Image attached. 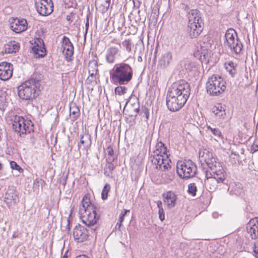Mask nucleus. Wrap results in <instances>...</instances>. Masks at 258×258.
<instances>
[{"instance_id": "1", "label": "nucleus", "mask_w": 258, "mask_h": 258, "mask_svg": "<svg viewBox=\"0 0 258 258\" xmlns=\"http://www.w3.org/2000/svg\"><path fill=\"white\" fill-rule=\"evenodd\" d=\"M79 214L82 221L88 229L78 224L73 229V236L77 242H82L87 239L90 234L97 238V209L90 201L89 197L85 195L83 198L79 208Z\"/></svg>"}, {"instance_id": "2", "label": "nucleus", "mask_w": 258, "mask_h": 258, "mask_svg": "<svg viewBox=\"0 0 258 258\" xmlns=\"http://www.w3.org/2000/svg\"><path fill=\"white\" fill-rule=\"evenodd\" d=\"M199 154L202 165L205 163L208 166L205 172L207 177L205 182L211 190H215L218 184L223 183L227 177L223 164L214 157L213 153L206 148L200 149Z\"/></svg>"}, {"instance_id": "3", "label": "nucleus", "mask_w": 258, "mask_h": 258, "mask_svg": "<svg viewBox=\"0 0 258 258\" xmlns=\"http://www.w3.org/2000/svg\"><path fill=\"white\" fill-rule=\"evenodd\" d=\"M190 92L189 85L181 80L174 83L169 88L166 97V105L171 111H176L186 103Z\"/></svg>"}, {"instance_id": "4", "label": "nucleus", "mask_w": 258, "mask_h": 258, "mask_svg": "<svg viewBox=\"0 0 258 258\" xmlns=\"http://www.w3.org/2000/svg\"><path fill=\"white\" fill-rule=\"evenodd\" d=\"M151 158L152 163L156 165L157 169L163 171L170 167L169 163L171 161L169 159L167 148L163 143L160 142L156 144V150L154 151Z\"/></svg>"}, {"instance_id": "5", "label": "nucleus", "mask_w": 258, "mask_h": 258, "mask_svg": "<svg viewBox=\"0 0 258 258\" xmlns=\"http://www.w3.org/2000/svg\"><path fill=\"white\" fill-rule=\"evenodd\" d=\"M133 69L125 63L116 64L112 69L111 78L114 84L124 85L132 79Z\"/></svg>"}, {"instance_id": "6", "label": "nucleus", "mask_w": 258, "mask_h": 258, "mask_svg": "<svg viewBox=\"0 0 258 258\" xmlns=\"http://www.w3.org/2000/svg\"><path fill=\"white\" fill-rule=\"evenodd\" d=\"M40 87V81L36 78H31L18 87V95L23 100H30L35 98Z\"/></svg>"}, {"instance_id": "7", "label": "nucleus", "mask_w": 258, "mask_h": 258, "mask_svg": "<svg viewBox=\"0 0 258 258\" xmlns=\"http://www.w3.org/2000/svg\"><path fill=\"white\" fill-rule=\"evenodd\" d=\"M187 31L190 38H196L203 30V21L197 10H191L188 14Z\"/></svg>"}, {"instance_id": "8", "label": "nucleus", "mask_w": 258, "mask_h": 258, "mask_svg": "<svg viewBox=\"0 0 258 258\" xmlns=\"http://www.w3.org/2000/svg\"><path fill=\"white\" fill-rule=\"evenodd\" d=\"M226 84V81L221 76L213 75L209 77L206 83L207 91L211 95H218L225 91Z\"/></svg>"}, {"instance_id": "9", "label": "nucleus", "mask_w": 258, "mask_h": 258, "mask_svg": "<svg viewBox=\"0 0 258 258\" xmlns=\"http://www.w3.org/2000/svg\"><path fill=\"white\" fill-rule=\"evenodd\" d=\"M224 44L236 54H239L243 48L236 31L232 28L228 29L225 32Z\"/></svg>"}, {"instance_id": "10", "label": "nucleus", "mask_w": 258, "mask_h": 258, "mask_svg": "<svg viewBox=\"0 0 258 258\" xmlns=\"http://www.w3.org/2000/svg\"><path fill=\"white\" fill-rule=\"evenodd\" d=\"M13 128L20 135L30 134L34 131V125L30 120H26L21 116L15 115L12 119Z\"/></svg>"}, {"instance_id": "11", "label": "nucleus", "mask_w": 258, "mask_h": 258, "mask_svg": "<svg viewBox=\"0 0 258 258\" xmlns=\"http://www.w3.org/2000/svg\"><path fill=\"white\" fill-rule=\"evenodd\" d=\"M176 168L177 174L182 178L188 179L192 177L197 172V166L190 160L178 162Z\"/></svg>"}, {"instance_id": "12", "label": "nucleus", "mask_w": 258, "mask_h": 258, "mask_svg": "<svg viewBox=\"0 0 258 258\" xmlns=\"http://www.w3.org/2000/svg\"><path fill=\"white\" fill-rule=\"evenodd\" d=\"M35 7L37 12L41 16H46L53 12L51 0H34Z\"/></svg>"}, {"instance_id": "13", "label": "nucleus", "mask_w": 258, "mask_h": 258, "mask_svg": "<svg viewBox=\"0 0 258 258\" xmlns=\"http://www.w3.org/2000/svg\"><path fill=\"white\" fill-rule=\"evenodd\" d=\"M10 28L16 33H20L28 28V23L23 18H12L10 20Z\"/></svg>"}, {"instance_id": "14", "label": "nucleus", "mask_w": 258, "mask_h": 258, "mask_svg": "<svg viewBox=\"0 0 258 258\" xmlns=\"http://www.w3.org/2000/svg\"><path fill=\"white\" fill-rule=\"evenodd\" d=\"M13 72V64L6 61L0 63V79L3 81H7L10 79Z\"/></svg>"}, {"instance_id": "15", "label": "nucleus", "mask_w": 258, "mask_h": 258, "mask_svg": "<svg viewBox=\"0 0 258 258\" xmlns=\"http://www.w3.org/2000/svg\"><path fill=\"white\" fill-rule=\"evenodd\" d=\"M211 51L205 47L202 46L195 51L194 56L198 59L202 63L208 64L211 58Z\"/></svg>"}, {"instance_id": "16", "label": "nucleus", "mask_w": 258, "mask_h": 258, "mask_svg": "<svg viewBox=\"0 0 258 258\" xmlns=\"http://www.w3.org/2000/svg\"><path fill=\"white\" fill-rule=\"evenodd\" d=\"M61 47L63 48V54L67 60L71 59V57L74 54V46L70 39L64 36L62 39Z\"/></svg>"}, {"instance_id": "17", "label": "nucleus", "mask_w": 258, "mask_h": 258, "mask_svg": "<svg viewBox=\"0 0 258 258\" xmlns=\"http://www.w3.org/2000/svg\"><path fill=\"white\" fill-rule=\"evenodd\" d=\"M246 230L252 239L258 238V218L250 220L247 224Z\"/></svg>"}, {"instance_id": "18", "label": "nucleus", "mask_w": 258, "mask_h": 258, "mask_svg": "<svg viewBox=\"0 0 258 258\" xmlns=\"http://www.w3.org/2000/svg\"><path fill=\"white\" fill-rule=\"evenodd\" d=\"M32 50L33 53L37 55L38 57H43L46 54L44 42L41 38H38L35 41Z\"/></svg>"}, {"instance_id": "19", "label": "nucleus", "mask_w": 258, "mask_h": 258, "mask_svg": "<svg viewBox=\"0 0 258 258\" xmlns=\"http://www.w3.org/2000/svg\"><path fill=\"white\" fill-rule=\"evenodd\" d=\"M5 200L8 204H16L18 203L19 201L18 194L13 187H9L8 189L5 194Z\"/></svg>"}, {"instance_id": "20", "label": "nucleus", "mask_w": 258, "mask_h": 258, "mask_svg": "<svg viewBox=\"0 0 258 258\" xmlns=\"http://www.w3.org/2000/svg\"><path fill=\"white\" fill-rule=\"evenodd\" d=\"M88 72L89 77L87 80L88 83L90 82L97 83L96 80V75H97V60H93L90 61L88 65Z\"/></svg>"}, {"instance_id": "21", "label": "nucleus", "mask_w": 258, "mask_h": 258, "mask_svg": "<svg viewBox=\"0 0 258 258\" xmlns=\"http://www.w3.org/2000/svg\"><path fill=\"white\" fill-rule=\"evenodd\" d=\"M163 201L169 208H172L175 206L177 196L172 191H168L163 195Z\"/></svg>"}, {"instance_id": "22", "label": "nucleus", "mask_w": 258, "mask_h": 258, "mask_svg": "<svg viewBox=\"0 0 258 258\" xmlns=\"http://www.w3.org/2000/svg\"><path fill=\"white\" fill-rule=\"evenodd\" d=\"M119 50L118 48L115 47H111L109 48L106 52V59L109 63L114 62L115 55L118 53Z\"/></svg>"}, {"instance_id": "23", "label": "nucleus", "mask_w": 258, "mask_h": 258, "mask_svg": "<svg viewBox=\"0 0 258 258\" xmlns=\"http://www.w3.org/2000/svg\"><path fill=\"white\" fill-rule=\"evenodd\" d=\"M172 59L171 53L167 52L164 53L161 57L159 61V65L162 68H167L170 63Z\"/></svg>"}, {"instance_id": "24", "label": "nucleus", "mask_w": 258, "mask_h": 258, "mask_svg": "<svg viewBox=\"0 0 258 258\" xmlns=\"http://www.w3.org/2000/svg\"><path fill=\"white\" fill-rule=\"evenodd\" d=\"M20 48L19 43L14 41H10L5 46V52L7 53H16Z\"/></svg>"}, {"instance_id": "25", "label": "nucleus", "mask_w": 258, "mask_h": 258, "mask_svg": "<svg viewBox=\"0 0 258 258\" xmlns=\"http://www.w3.org/2000/svg\"><path fill=\"white\" fill-rule=\"evenodd\" d=\"M80 109L76 104L72 102L70 105V115L72 121H74L80 116Z\"/></svg>"}, {"instance_id": "26", "label": "nucleus", "mask_w": 258, "mask_h": 258, "mask_svg": "<svg viewBox=\"0 0 258 258\" xmlns=\"http://www.w3.org/2000/svg\"><path fill=\"white\" fill-rule=\"evenodd\" d=\"M212 112L219 119L224 118L226 114L224 108L220 103L213 107Z\"/></svg>"}, {"instance_id": "27", "label": "nucleus", "mask_w": 258, "mask_h": 258, "mask_svg": "<svg viewBox=\"0 0 258 258\" xmlns=\"http://www.w3.org/2000/svg\"><path fill=\"white\" fill-rule=\"evenodd\" d=\"M236 67L237 64L234 63L232 61H228L224 63V68L225 70L232 77H234L235 75L236 74Z\"/></svg>"}, {"instance_id": "28", "label": "nucleus", "mask_w": 258, "mask_h": 258, "mask_svg": "<svg viewBox=\"0 0 258 258\" xmlns=\"http://www.w3.org/2000/svg\"><path fill=\"white\" fill-rule=\"evenodd\" d=\"M110 0H98L99 11L102 14L106 12L110 6Z\"/></svg>"}, {"instance_id": "29", "label": "nucleus", "mask_w": 258, "mask_h": 258, "mask_svg": "<svg viewBox=\"0 0 258 258\" xmlns=\"http://www.w3.org/2000/svg\"><path fill=\"white\" fill-rule=\"evenodd\" d=\"M105 153L106 155L107 162H113L117 158V156L114 153L112 148L110 146H108L106 148Z\"/></svg>"}, {"instance_id": "30", "label": "nucleus", "mask_w": 258, "mask_h": 258, "mask_svg": "<svg viewBox=\"0 0 258 258\" xmlns=\"http://www.w3.org/2000/svg\"><path fill=\"white\" fill-rule=\"evenodd\" d=\"M89 143V138L87 135L85 136H81L80 143H78L79 149H85Z\"/></svg>"}, {"instance_id": "31", "label": "nucleus", "mask_w": 258, "mask_h": 258, "mask_svg": "<svg viewBox=\"0 0 258 258\" xmlns=\"http://www.w3.org/2000/svg\"><path fill=\"white\" fill-rule=\"evenodd\" d=\"M207 127L208 132H211L212 133V134L217 139H220L221 138L222 134L218 128L212 127L210 125H208Z\"/></svg>"}, {"instance_id": "32", "label": "nucleus", "mask_w": 258, "mask_h": 258, "mask_svg": "<svg viewBox=\"0 0 258 258\" xmlns=\"http://www.w3.org/2000/svg\"><path fill=\"white\" fill-rule=\"evenodd\" d=\"M110 185L108 183H106L104 186L101 192V199L103 200H106L108 198V194L110 190Z\"/></svg>"}, {"instance_id": "33", "label": "nucleus", "mask_w": 258, "mask_h": 258, "mask_svg": "<svg viewBox=\"0 0 258 258\" xmlns=\"http://www.w3.org/2000/svg\"><path fill=\"white\" fill-rule=\"evenodd\" d=\"M107 163L104 168V173L106 175L110 176L112 174V171L114 169V166L112 162H107Z\"/></svg>"}, {"instance_id": "34", "label": "nucleus", "mask_w": 258, "mask_h": 258, "mask_svg": "<svg viewBox=\"0 0 258 258\" xmlns=\"http://www.w3.org/2000/svg\"><path fill=\"white\" fill-rule=\"evenodd\" d=\"M138 112L142 117H145L146 121L149 119V110L146 107H142L141 110Z\"/></svg>"}, {"instance_id": "35", "label": "nucleus", "mask_w": 258, "mask_h": 258, "mask_svg": "<svg viewBox=\"0 0 258 258\" xmlns=\"http://www.w3.org/2000/svg\"><path fill=\"white\" fill-rule=\"evenodd\" d=\"M197 191V187L195 183H191L188 185L187 191L189 194L192 196L196 195V191Z\"/></svg>"}, {"instance_id": "36", "label": "nucleus", "mask_w": 258, "mask_h": 258, "mask_svg": "<svg viewBox=\"0 0 258 258\" xmlns=\"http://www.w3.org/2000/svg\"><path fill=\"white\" fill-rule=\"evenodd\" d=\"M127 88L125 86H118L115 88V93L118 95H123L126 93Z\"/></svg>"}, {"instance_id": "37", "label": "nucleus", "mask_w": 258, "mask_h": 258, "mask_svg": "<svg viewBox=\"0 0 258 258\" xmlns=\"http://www.w3.org/2000/svg\"><path fill=\"white\" fill-rule=\"evenodd\" d=\"M10 167L12 169L18 171L20 173L23 172V169L15 162L12 161L10 162Z\"/></svg>"}, {"instance_id": "38", "label": "nucleus", "mask_w": 258, "mask_h": 258, "mask_svg": "<svg viewBox=\"0 0 258 258\" xmlns=\"http://www.w3.org/2000/svg\"><path fill=\"white\" fill-rule=\"evenodd\" d=\"M239 158V155L236 154L235 153H231L230 156V162L232 164H235L236 163V161L238 160V158Z\"/></svg>"}, {"instance_id": "39", "label": "nucleus", "mask_w": 258, "mask_h": 258, "mask_svg": "<svg viewBox=\"0 0 258 258\" xmlns=\"http://www.w3.org/2000/svg\"><path fill=\"white\" fill-rule=\"evenodd\" d=\"M122 45L124 47H125L127 51L128 52L131 51L132 49V44L129 40H125L122 42Z\"/></svg>"}, {"instance_id": "40", "label": "nucleus", "mask_w": 258, "mask_h": 258, "mask_svg": "<svg viewBox=\"0 0 258 258\" xmlns=\"http://www.w3.org/2000/svg\"><path fill=\"white\" fill-rule=\"evenodd\" d=\"M130 212L129 210H124L123 212H121L120 214V215H119V219H118V221L120 222V223H122L123 221H124V216L126 215V214L127 212Z\"/></svg>"}, {"instance_id": "41", "label": "nucleus", "mask_w": 258, "mask_h": 258, "mask_svg": "<svg viewBox=\"0 0 258 258\" xmlns=\"http://www.w3.org/2000/svg\"><path fill=\"white\" fill-rule=\"evenodd\" d=\"M159 218L162 221L165 219V214L163 209H161L158 211Z\"/></svg>"}, {"instance_id": "42", "label": "nucleus", "mask_w": 258, "mask_h": 258, "mask_svg": "<svg viewBox=\"0 0 258 258\" xmlns=\"http://www.w3.org/2000/svg\"><path fill=\"white\" fill-rule=\"evenodd\" d=\"M253 251L256 254V257L258 258V241H256L254 243Z\"/></svg>"}, {"instance_id": "43", "label": "nucleus", "mask_w": 258, "mask_h": 258, "mask_svg": "<svg viewBox=\"0 0 258 258\" xmlns=\"http://www.w3.org/2000/svg\"><path fill=\"white\" fill-rule=\"evenodd\" d=\"M251 150L253 152H255L258 151V144L255 142H254L251 147Z\"/></svg>"}, {"instance_id": "44", "label": "nucleus", "mask_w": 258, "mask_h": 258, "mask_svg": "<svg viewBox=\"0 0 258 258\" xmlns=\"http://www.w3.org/2000/svg\"><path fill=\"white\" fill-rule=\"evenodd\" d=\"M158 16V12H157V10L156 9L153 8L151 13V16H152L154 18L157 19Z\"/></svg>"}, {"instance_id": "45", "label": "nucleus", "mask_w": 258, "mask_h": 258, "mask_svg": "<svg viewBox=\"0 0 258 258\" xmlns=\"http://www.w3.org/2000/svg\"><path fill=\"white\" fill-rule=\"evenodd\" d=\"M121 226L122 223H120V222L118 221L116 225V228H117L118 230L121 231L120 227H121Z\"/></svg>"}, {"instance_id": "46", "label": "nucleus", "mask_w": 258, "mask_h": 258, "mask_svg": "<svg viewBox=\"0 0 258 258\" xmlns=\"http://www.w3.org/2000/svg\"><path fill=\"white\" fill-rule=\"evenodd\" d=\"M157 207L159 208V210L161 209H163L162 208V203L161 201H158L157 202Z\"/></svg>"}, {"instance_id": "47", "label": "nucleus", "mask_w": 258, "mask_h": 258, "mask_svg": "<svg viewBox=\"0 0 258 258\" xmlns=\"http://www.w3.org/2000/svg\"><path fill=\"white\" fill-rule=\"evenodd\" d=\"M72 18H73L72 16L68 15L67 16L66 19L68 21H69L70 23H71V22H72V21H73Z\"/></svg>"}, {"instance_id": "48", "label": "nucleus", "mask_w": 258, "mask_h": 258, "mask_svg": "<svg viewBox=\"0 0 258 258\" xmlns=\"http://www.w3.org/2000/svg\"><path fill=\"white\" fill-rule=\"evenodd\" d=\"M67 222H68V224L67 226V228L68 229V231H69L70 230V223H71V221L69 218L68 219Z\"/></svg>"}, {"instance_id": "49", "label": "nucleus", "mask_w": 258, "mask_h": 258, "mask_svg": "<svg viewBox=\"0 0 258 258\" xmlns=\"http://www.w3.org/2000/svg\"><path fill=\"white\" fill-rule=\"evenodd\" d=\"M76 258H89L86 255H80L77 256Z\"/></svg>"}, {"instance_id": "50", "label": "nucleus", "mask_w": 258, "mask_h": 258, "mask_svg": "<svg viewBox=\"0 0 258 258\" xmlns=\"http://www.w3.org/2000/svg\"><path fill=\"white\" fill-rule=\"evenodd\" d=\"M3 168V166L2 164H1L0 163V170H2Z\"/></svg>"}, {"instance_id": "51", "label": "nucleus", "mask_w": 258, "mask_h": 258, "mask_svg": "<svg viewBox=\"0 0 258 258\" xmlns=\"http://www.w3.org/2000/svg\"><path fill=\"white\" fill-rule=\"evenodd\" d=\"M95 134H97V125L96 126L95 128Z\"/></svg>"}, {"instance_id": "52", "label": "nucleus", "mask_w": 258, "mask_h": 258, "mask_svg": "<svg viewBox=\"0 0 258 258\" xmlns=\"http://www.w3.org/2000/svg\"><path fill=\"white\" fill-rule=\"evenodd\" d=\"M67 252H68L67 251L63 256L68 257V256H67Z\"/></svg>"}, {"instance_id": "53", "label": "nucleus", "mask_w": 258, "mask_h": 258, "mask_svg": "<svg viewBox=\"0 0 258 258\" xmlns=\"http://www.w3.org/2000/svg\"><path fill=\"white\" fill-rule=\"evenodd\" d=\"M96 2H97V0H95V2H94L96 8L97 9V8H96Z\"/></svg>"}, {"instance_id": "54", "label": "nucleus", "mask_w": 258, "mask_h": 258, "mask_svg": "<svg viewBox=\"0 0 258 258\" xmlns=\"http://www.w3.org/2000/svg\"><path fill=\"white\" fill-rule=\"evenodd\" d=\"M66 183V182L64 181V182H63V184L64 185Z\"/></svg>"}, {"instance_id": "55", "label": "nucleus", "mask_w": 258, "mask_h": 258, "mask_svg": "<svg viewBox=\"0 0 258 258\" xmlns=\"http://www.w3.org/2000/svg\"><path fill=\"white\" fill-rule=\"evenodd\" d=\"M62 258H68V257H66V256H63Z\"/></svg>"}]
</instances>
